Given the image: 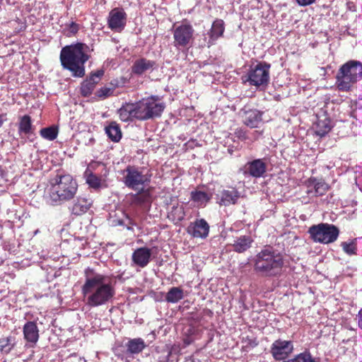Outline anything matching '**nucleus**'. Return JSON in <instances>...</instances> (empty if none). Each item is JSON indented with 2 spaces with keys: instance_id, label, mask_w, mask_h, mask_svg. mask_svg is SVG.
<instances>
[{
  "instance_id": "1",
  "label": "nucleus",
  "mask_w": 362,
  "mask_h": 362,
  "mask_svg": "<svg viewBox=\"0 0 362 362\" xmlns=\"http://www.w3.org/2000/svg\"><path fill=\"white\" fill-rule=\"evenodd\" d=\"M81 292L86 304L91 308L108 303L115 295V286L111 279L89 268L85 271V281Z\"/></svg>"
},
{
  "instance_id": "2",
  "label": "nucleus",
  "mask_w": 362,
  "mask_h": 362,
  "mask_svg": "<svg viewBox=\"0 0 362 362\" xmlns=\"http://www.w3.org/2000/svg\"><path fill=\"white\" fill-rule=\"evenodd\" d=\"M89 47L81 42L66 45L60 52V62L64 69L74 77L85 75V64L89 59Z\"/></svg>"
},
{
  "instance_id": "3",
  "label": "nucleus",
  "mask_w": 362,
  "mask_h": 362,
  "mask_svg": "<svg viewBox=\"0 0 362 362\" xmlns=\"http://www.w3.org/2000/svg\"><path fill=\"white\" fill-rule=\"evenodd\" d=\"M78 191V184L70 175H57L50 181L49 202L59 206L73 199Z\"/></svg>"
},
{
  "instance_id": "4",
  "label": "nucleus",
  "mask_w": 362,
  "mask_h": 362,
  "mask_svg": "<svg viewBox=\"0 0 362 362\" xmlns=\"http://www.w3.org/2000/svg\"><path fill=\"white\" fill-rule=\"evenodd\" d=\"M254 262L255 271L264 277L279 276L284 264L283 256L272 247H266L258 252Z\"/></svg>"
},
{
  "instance_id": "5",
  "label": "nucleus",
  "mask_w": 362,
  "mask_h": 362,
  "mask_svg": "<svg viewBox=\"0 0 362 362\" xmlns=\"http://www.w3.org/2000/svg\"><path fill=\"white\" fill-rule=\"evenodd\" d=\"M361 78L362 63L351 60L340 67L336 76V83L339 90L348 91Z\"/></svg>"
},
{
  "instance_id": "6",
  "label": "nucleus",
  "mask_w": 362,
  "mask_h": 362,
  "mask_svg": "<svg viewBox=\"0 0 362 362\" xmlns=\"http://www.w3.org/2000/svg\"><path fill=\"white\" fill-rule=\"evenodd\" d=\"M123 183L129 189L142 192L151 182V175L134 165H128L122 172Z\"/></svg>"
},
{
  "instance_id": "7",
  "label": "nucleus",
  "mask_w": 362,
  "mask_h": 362,
  "mask_svg": "<svg viewBox=\"0 0 362 362\" xmlns=\"http://www.w3.org/2000/svg\"><path fill=\"white\" fill-rule=\"evenodd\" d=\"M139 120H148L158 117L165 105L158 97L152 96L136 102Z\"/></svg>"
},
{
  "instance_id": "8",
  "label": "nucleus",
  "mask_w": 362,
  "mask_h": 362,
  "mask_svg": "<svg viewBox=\"0 0 362 362\" xmlns=\"http://www.w3.org/2000/svg\"><path fill=\"white\" fill-rule=\"evenodd\" d=\"M308 233L314 242L329 244L337 239L339 230L332 224L322 223L310 227Z\"/></svg>"
},
{
  "instance_id": "9",
  "label": "nucleus",
  "mask_w": 362,
  "mask_h": 362,
  "mask_svg": "<svg viewBox=\"0 0 362 362\" xmlns=\"http://www.w3.org/2000/svg\"><path fill=\"white\" fill-rule=\"evenodd\" d=\"M194 32L192 25L186 21L175 24L173 27L174 46L177 48L189 46L194 40Z\"/></svg>"
},
{
  "instance_id": "10",
  "label": "nucleus",
  "mask_w": 362,
  "mask_h": 362,
  "mask_svg": "<svg viewBox=\"0 0 362 362\" xmlns=\"http://www.w3.org/2000/svg\"><path fill=\"white\" fill-rule=\"evenodd\" d=\"M271 65L266 62H259L252 66L247 74L245 81L250 86L264 87L269 81V69Z\"/></svg>"
},
{
  "instance_id": "11",
  "label": "nucleus",
  "mask_w": 362,
  "mask_h": 362,
  "mask_svg": "<svg viewBox=\"0 0 362 362\" xmlns=\"http://www.w3.org/2000/svg\"><path fill=\"white\" fill-rule=\"evenodd\" d=\"M293 351V344L290 340L279 339L275 340L270 348V353L276 361L286 359Z\"/></svg>"
},
{
  "instance_id": "12",
  "label": "nucleus",
  "mask_w": 362,
  "mask_h": 362,
  "mask_svg": "<svg viewBox=\"0 0 362 362\" xmlns=\"http://www.w3.org/2000/svg\"><path fill=\"white\" fill-rule=\"evenodd\" d=\"M127 22V14L122 8H115L109 13L107 23L112 30L119 32L124 29Z\"/></svg>"
},
{
  "instance_id": "13",
  "label": "nucleus",
  "mask_w": 362,
  "mask_h": 362,
  "mask_svg": "<svg viewBox=\"0 0 362 362\" xmlns=\"http://www.w3.org/2000/svg\"><path fill=\"white\" fill-rule=\"evenodd\" d=\"M23 337L26 341L25 347L33 348L39 340V329L36 322L33 321L27 322L23 327Z\"/></svg>"
},
{
  "instance_id": "14",
  "label": "nucleus",
  "mask_w": 362,
  "mask_h": 362,
  "mask_svg": "<svg viewBox=\"0 0 362 362\" xmlns=\"http://www.w3.org/2000/svg\"><path fill=\"white\" fill-rule=\"evenodd\" d=\"M152 249L141 247L136 249L132 255V264L140 268L146 267L151 260Z\"/></svg>"
},
{
  "instance_id": "15",
  "label": "nucleus",
  "mask_w": 362,
  "mask_h": 362,
  "mask_svg": "<svg viewBox=\"0 0 362 362\" xmlns=\"http://www.w3.org/2000/svg\"><path fill=\"white\" fill-rule=\"evenodd\" d=\"M209 232V225L204 218L197 219L187 227V233L194 238H206Z\"/></svg>"
},
{
  "instance_id": "16",
  "label": "nucleus",
  "mask_w": 362,
  "mask_h": 362,
  "mask_svg": "<svg viewBox=\"0 0 362 362\" xmlns=\"http://www.w3.org/2000/svg\"><path fill=\"white\" fill-rule=\"evenodd\" d=\"M217 197L218 199V203L220 205L230 206L238 202V199L240 197V192L235 188L231 187L228 189H223L217 194Z\"/></svg>"
},
{
  "instance_id": "17",
  "label": "nucleus",
  "mask_w": 362,
  "mask_h": 362,
  "mask_svg": "<svg viewBox=\"0 0 362 362\" xmlns=\"http://www.w3.org/2000/svg\"><path fill=\"white\" fill-rule=\"evenodd\" d=\"M156 66L155 61L140 58L134 62L132 66V71L134 74L140 76L148 71H152Z\"/></svg>"
},
{
  "instance_id": "18",
  "label": "nucleus",
  "mask_w": 362,
  "mask_h": 362,
  "mask_svg": "<svg viewBox=\"0 0 362 362\" xmlns=\"http://www.w3.org/2000/svg\"><path fill=\"white\" fill-rule=\"evenodd\" d=\"M118 114L123 122L139 120L136 103H126L118 110Z\"/></svg>"
},
{
  "instance_id": "19",
  "label": "nucleus",
  "mask_w": 362,
  "mask_h": 362,
  "mask_svg": "<svg viewBox=\"0 0 362 362\" xmlns=\"http://www.w3.org/2000/svg\"><path fill=\"white\" fill-rule=\"evenodd\" d=\"M267 163L263 159H255L245 165V173L254 177H260L266 173Z\"/></svg>"
},
{
  "instance_id": "20",
  "label": "nucleus",
  "mask_w": 362,
  "mask_h": 362,
  "mask_svg": "<svg viewBox=\"0 0 362 362\" xmlns=\"http://www.w3.org/2000/svg\"><path fill=\"white\" fill-rule=\"evenodd\" d=\"M243 120L245 125L251 128L257 127L262 121V112L257 110H243Z\"/></svg>"
},
{
  "instance_id": "21",
  "label": "nucleus",
  "mask_w": 362,
  "mask_h": 362,
  "mask_svg": "<svg viewBox=\"0 0 362 362\" xmlns=\"http://www.w3.org/2000/svg\"><path fill=\"white\" fill-rule=\"evenodd\" d=\"M224 30V23L222 20L216 19L214 21L211 30L207 33L209 37L207 42L208 47L214 45L216 40L223 35Z\"/></svg>"
},
{
  "instance_id": "22",
  "label": "nucleus",
  "mask_w": 362,
  "mask_h": 362,
  "mask_svg": "<svg viewBox=\"0 0 362 362\" xmlns=\"http://www.w3.org/2000/svg\"><path fill=\"white\" fill-rule=\"evenodd\" d=\"M252 242L253 240L250 235H241L235 238L230 245L233 251L242 253L247 250L251 247Z\"/></svg>"
},
{
  "instance_id": "23",
  "label": "nucleus",
  "mask_w": 362,
  "mask_h": 362,
  "mask_svg": "<svg viewBox=\"0 0 362 362\" xmlns=\"http://www.w3.org/2000/svg\"><path fill=\"white\" fill-rule=\"evenodd\" d=\"M91 204L90 200L84 197H78L72 206V213L77 216L82 215L87 212Z\"/></svg>"
},
{
  "instance_id": "24",
  "label": "nucleus",
  "mask_w": 362,
  "mask_h": 362,
  "mask_svg": "<svg viewBox=\"0 0 362 362\" xmlns=\"http://www.w3.org/2000/svg\"><path fill=\"white\" fill-rule=\"evenodd\" d=\"M315 133L322 137L325 136L332 128L331 120L327 117L319 118L315 123Z\"/></svg>"
},
{
  "instance_id": "25",
  "label": "nucleus",
  "mask_w": 362,
  "mask_h": 362,
  "mask_svg": "<svg viewBox=\"0 0 362 362\" xmlns=\"http://www.w3.org/2000/svg\"><path fill=\"white\" fill-rule=\"evenodd\" d=\"M33 126L32 124L31 117L29 115H23L19 117L18 122V133L19 134H24L25 135L30 134L33 132Z\"/></svg>"
},
{
  "instance_id": "26",
  "label": "nucleus",
  "mask_w": 362,
  "mask_h": 362,
  "mask_svg": "<svg viewBox=\"0 0 362 362\" xmlns=\"http://www.w3.org/2000/svg\"><path fill=\"white\" fill-rule=\"evenodd\" d=\"M105 133L112 141L117 142L122 138V132L119 125L116 122H111L105 127Z\"/></svg>"
},
{
  "instance_id": "27",
  "label": "nucleus",
  "mask_w": 362,
  "mask_h": 362,
  "mask_svg": "<svg viewBox=\"0 0 362 362\" xmlns=\"http://www.w3.org/2000/svg\"><path fill=\"white\" fill-rule=\"evenodd\" d=\"M146 346L144 341L141 338L130 339L127 344V351L132 354L141 352Z\"/></svg>"
},
{
  "instance_id": "28",
  "label": "nucleus",
  "mask_w": 362,
  "mask_h": 362,
  "mask_svg": "<svg viewBox=\"0 0 362 362\" xmlns=\"http://www.w3.org/2000/svg\"><path fill=\"white\" fill-rule=\"evenodd\" d=\"M184 298L183 290L180 287L171 288L165 296V300L168 303H175Z\"/></svg>"
},
{
  "instance_id": "29",
  "label": "nucleus",
  "mask_w": 362,
  "mask_h": 362,
  "mask_svg": "<svg viewBox=\"0 0 362 362\" xmlns=\"http://www.w3.org/2000/svg\"><path fill=\"white\" fill-rule=\"evenodd\" d=\"M191 199L195 202L197 206H205L211 199V197L206 192L202 191H192L191 192Z\"/></svg>"
},
{
  "instance_id": "30",
  "label": "nucleus",
  "mask_w": 362,
  "mask_h": 362,
  "mask_svg": "<svg viewBox=\"0 0 362 362\" xmlns=\"http://www.w3.org/2000/svg\"><path fill=\"white\" fill-rule=\"evenodd\" d=\"M58 128L55 126H50L42 128L40 130V135L45 139L48 141L54 140L58 136Z\"/></svg>"
},
{
  "instance_id": "31",
  "label": "nucleus",
  "mask_w": 362,
  "mask_h": 362,
  "mask_svg": "<svg viewBox=\"0 0 362 362\" xmlns=\"http://www.w3.org/2000/svg\"><path fill=\"white\" fill-rule=\"evenodd\" d=\"M84 176L86 177V182L88 185L93 188L98 189L101 185L100 179L94 175L91 171L86 170Z\"/></svg>"
},
{
  "instance_id": "32",
  "label": "nucleus",
  "mask_w": 362,
  "mask_h": 362,
  "mask_svg": "<svg viewBox=\"0 0 362 362\" xmlns=\"http://www.w3.org/2000/svg\"><path fill=\"white\" fill-rule=\"evenodd\" d=\"M286 362H317L308 352H303L298 354L293 358L289 359Z\"/></svg>"
},
{
  "instance_id": "33",
  "label": "nucleus",
  "mask_w": 362,
  "mask_h": 362,
  "mask_svg": "<svg viewBox=\"0 0 362 362\" xmlns=\"http://www.w3.org/2000/svg\"><path fill=\"white\" fill-rule=\"evenodd\" d=\"M341 246L345 253L349 255H354L356 254V243L355 240L350 242H342Z\"/></svg>"
},
{
  "instance_id": "34",
  "label": "nucleus",
  "mask_w": 362,
  "mask_h": 362,
  "mask_svg": "<svg viewBox=\"0 0 362 362\" xmlns=\"http://www.w3.org/2000/svg\"><path fill=\"white\" fill-rule=\"evenodd\" d=\"M12 338L6 337L5 339H0V351L5 354H8L14 346V344H12Z\"/></svg>"
},
{
  "instance_id": "35",
  "label": "nucleus",
  "mask_w": 362,
  "mask_h": 362,
  "mask_svg": "<svg viewBox=\"0 0 362 362\" xmlns=\"http://www.w3.org/2000/svg\"><path fill=\"white\" fill-rule=\"evenodd\" d=\"M171 214L173 218L178 221H182L185 217V212L182 206L177 205L176 206H173Z\"/></svg>"
},
{
  "instance_id": "36",
  "label": "nucleus",
  "mask_w": 362,
  "mask_h": 362,
  "mask_svg": "<svg viewBox=\"0 0 362 362\" xmlns=\"http://www.w3.org/2000/svg\"><path fill=\"white\" fill-rule=\"evenodd\" d=\"M314 188L316 196H322L327 191L328 185L325 182L318 181L315 183Z\"/></svg>"
},
{
  "instance_id": "37",
  "label": "nucleus",
  "mask_w": 362,
  "mask_h": 362,
  "mask_svg": "<svg viewBox=\"0 0 362 362\" xmlns=\"http://www.w3.org/2000/svg\"><path fill=\"white\" fill-rule=\"evenodd\" d=\"M78 28L79 27L78 24L71 22V23L67 25L66 28L64 30V33L66 36L71 37L78 33Z\"/></svg>"
},
{
  "instance_id": "38",
  "label": "nucleus",
  "mask_w": 362,
  "mask_h": 362,
  "mask_svg": "<svg viewBox=\"0 0 362 362\" xmlns=\"http://www.w3.org/2000/svg\"><path fill=\"white\" fill-rule=\"evenodd\" d=\"M95 86L87 81H85L81 85V93L84 96L89 95L93 90Z\"/></svg>"
},
{
  "instance_id": "39",
  "label": "nucleus",
  "mask_w": 362,
  "mask_h": 362,
  "mask_svg": "<svg viewBox=\"0 0 362 362\" xmlns=\"http://www.w3.org/2000/svg\"><path fill=\"white\" fill-rule=\"evenodd\" d=\"M113 90L110 88H103L98 90V95L100 98H107L112 93Z\"/></svg>"
},
{
  "instance_id": "40",
  "label": "nucleus",
  "mask_w": 362,
  "mask_h": 362,
  "mask_svg": "<svg viewBox=\"0 0 362 362\" xmlns=\"http://www.w3.org/2000/svg\"><path fill=\"white\" fill-rule=\"evenodd\" d=\"M298 5L301 6H306L313 4L315 0H296Z\"/></svg>"
},
{
  "instance_id": "41",
  "label": "nucleus",
  "mask_w": 362,
  "mask_h": 362,
  "mask_svg": "<svg viewBox=\"0 0 362 362\" xmlns=\"http://www.w3.org/2000/svg\"><path fill=\"white\" fill-rule=\"evenodd\" d=\"M86 81L95 86V84H97L99 82L100 79L98 78L97 76L91 74L90 76Z\"/></svg>"
},
{
  "instance_id": "42",
  "label": "nucleus",
  "mask_w": 362,
  "mask_h": 362,
  "mask_svg": "<svg viewBox=\"0 0 362 362\" xmlns=\"http://www.w3.org/2000/svg\"><path fill=\"white\" fill-rule=\"evenodd\" d=\"M358 318V326L360 329H362V308L359 310L358 314L357 315Z\"/></svg>"
},
{
  "instance_id": "43",
  "label": "nucleus",
  "mask_w": 362,
  "mask_h": 362,
  "mask_svg": "<svg viewBox=\"0 0 362 362\" xmlns=\"http://www.w3.org/2000/svg\"><path fill=\"white\" fill-rule=\"evenodd\" d=\"M95 76H98V78L100 79V77L104 74V71L103 70H98L96 72L93 74Z\"/></svg>"
},
{
  "instance_id": "44",
  "label": "nucleus",
  "mask_w": 362,
  "mask_h": 362,
  "mask_svg": "<svg viewBox=\"0 0 362 362\" xmlns=\"http://www.w3.org/2000/svg\"><path fill=\"white\" fill-rule=\"evenodd\" d=\"M4 120V115H0V127L2 126Z\"/></svg>"
},
{
  "instance_id": "45",
  "label": "nucleus",
  "mask_w": 362,
  "mask_h": 362,
  "mask_svg": "<svg viewBox=\"0 0 362 362\" xmlns=\"http://www.w3.org/2000/svg\"><path fill=\"white\" fill-rule=\"evenodd\" d=\"M185 343L188 345L191 343V340H189V339H185Z\"/></svg>"
},
{
  "instance_id": "46",
  "label": "nucleus",
  "mask_w": 362,
  "mask_h": 362,
  "mask_svg": "<svg viewBox=\"0 0 362 362\" xmlns=\"http://www.w3.org/2000/svg\"><path fill=\"white\" fill-rule=\"evenodd\" d=\"M3 175V170L2 169L0 168V177H1Z\"/></svg>"
},
{
  "instance_id": "47",
  "label": "nucleus",
  "mask_w": 362,
  "mask_h": 362,
  "mask_svg": "<svg viewBox=\"0 0 362 362\" xmlns=\"http://www.w3.org/2000/svg\"><path fill=\"white\" fill-rule=\"evenodd\" d=\"M239 136H240H240H243V139H246V136H245L244 134H243V135H242L241 134H240Z\"/></svg>"
}]
</instances>
